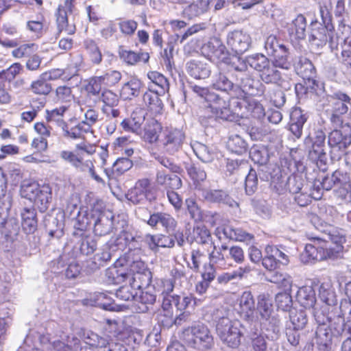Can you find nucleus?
I'll list each match as a JSON object with an SVG mask.
<instances>
[{"label":"nucleus","mask_w":351,"mask_h":351,"mask_svg":"<svg viewBox=\"0 0 351 351\" xmlns=\"http://www.w3.org/2000/svg\"><path fill=\"white\" fill-rule=\"evenodd\" d=\"M265 115L263 106L254 99H250L247 109L245 113L242 112V117L251 116L255 119H261Z\"/></svg>","instance_id":"obj_57"},{"label":"nucleus","mask_w":351,"mask_h":351,"mask_svg":"<svg viewBox=\"0 0 351 351\" xmlns=\"http://www.w3.org/2000/svg\"><path fill=\"white\" fill-rule=\"evenodd\" d=\"M56 96L58 102L62 103L68 107L74 99L71 88L66 86H58L56 90Z\"/></svg>","instance_id":"obj_59"},{"label":"nucleus","mask_w":351,"mask_h":351,"mask_svg":"<svg viewBox=\"0 0 351 351\" xmlns=\"http://www.w3.org/2000/svg\"><path fill=\"white\" fill-rule=\"evenodd\" d=\"M38 49V46L34 43H27L20 45L12 51V55L16 58L29 57Z\"/></svg>","instance_id":"obj_61"},{"label":"nucleus","mask_w":351,"mask_h":351,"mask_svg":"<svg viewBox=\"0 0 351 351\" xmlns=\"http://www.w3.org/2000/svg\"><path fill=\"white\" fill-rule=\"evenodd\" d=\"M40 187L36 182L25 180L21 184L20 193L23 197L33 201Z\"/></svg>","instance_id":"obj_53"},{"label":"nucleus","mask_w":351,"mask_h":351,"mask_svg":"<svg viewBox=\"0 0 351 351\" xmlns=\"http://www.w3.org/2000/svg\"><path fill=\"white\" fill-rule=\"evenodd\" d=\"M142 291L138 297L139 302L144 305L141 308V312L145 313L148 311L147 305H153L156 300V287L151 286L149 287L141 289Z\"/></svg>","instance_id":"obj_49"},{"label":"nucleus","mask_w":351,"mask_h":351,"mask_svg":"<svg viewBox=\"0 0 351 351\" xmlns=\"http://www.w3.org/2000/svg\"><path fill=\"white\" fill-rule=\"evenodd\" d=\"M257 308L263 324H268L270 330L278 333L280 330V319L274 311L271 300L264 294L260 295L258 298Z\"/></svg>","instance_id":"obj_11"},{"label":"nucleus","mask_w":351,"mask_h":351,"mask_svg":"<svg viewBox=\"0 0 351 351\" xmlns=\"http://www.w3.org/2000/svg\"><path fill=\"white\" fill-rule=\"evenodd\" d=\"M147 76L152 84L160 88V93H164L169 88L168 80L163 75L156 71H152L148 73Z\"/></svg>","instance_id":"obj_62"},{"label":"nucleus","mask_w":351,"mask_h":351,"mask_svg":"<svg viewBox=\"0 0 351 351\" xmlns=\"http://www.w3.org/2000/svg\"><path fill=\"white\" fill-rule=\"evenodd\" d=\"M191 242L195 241L200 245L211 244L212 237L210 230L204 226H197L193 228Z\"/></svg>","instance_id":"obj_46"},{"label":"nucleus","mask_w":351,"mask_h":351,"mask_svg":"<svg viewBox=\"0 0 351 351\" xmlns=\"http://www.w3.org/2000/svg\"><path fill=\"white\" fill-rule=\"evenodd\" d=\"M12 206V196L7 192V181L3 173H0V227H3L8 217Z\"/></svg>","instance_id":"obj_21"},{"label":"nucleus","mask_w":351,"mask_h":351,"mask_svg":"<svg viewBox=\"0 0 351 351\" xmlns=\"http://www.w3.org/2000/svg\"><path fill=\"white\" fill-rule=\"evenodd\" d=\"M211 86L215 90L227 93L230 96L235 97L241 96L243 94L237 84L233 83L225 73L219 71L213 75Z\"/></svg>","instance_id":"obj_17"},{"label":"nucleus","mask_w":351,"mask_h":351,"mask_svg":"<svg viewBox=\"0 0 351 351\" xmlns=\"http://www.w3.org/2000/svg\"><path fill=\"white\" fill-rule=\"evenodd\" d=\"M239 88L242 91L241 96L238 98L245 97L247 94L252 96H261L265 93V86L260 80L252 77L250 73L240 79Z\"/></svg>","instance_id":"obj_20"},{"label":"nucleus","mask_w":351,"mask_h":351,"mask_svg":"<svg viewBox=\"0 0 351 351\" xmlns=\"http://www.w3.org/2000/svg\"><path fill=\"white\" fill-rule=\"evenodd\" d=\"M308 158L315 162L319 168L325 167L327 163L326 154L324 151V145L317 144H308Z\"/></svg>","instance_id":"obj_36"},{"label":"nucleus","mask_w":351,"mask_h":351,"mask_svg":"<svg viewBox=\"0 0 351 351\" xmlns=\"http://www.w3.org/2000/svg\"><path fill=\"white\" fill-rule=\"evenodd\" d=\"M195 156L204 163H211L217 158L218 154L206 145L195 141L191 145Z\"/></svg>","instance_id":"obj_31"},{"label":"nucleus","mask_w":351,"mask_h":351,"mask_svg":"<svg viewBox=\"0 0 351 351\" xmlns=\"http://www.w3.org/2000/svg\"><path fill=\"white\" fill-rule=\"evenodd\" d=\"M330 241L319 237L313 238V243L306 245L304 252L300 254V261L304 264L321 261L327 258H335L343 250L341 238L335 240L331 236Z\"/></svg>","instance_id":"obj_3"},{"label":"nucleus","mask_w":351,"mask_h":351,"mask_svg":"<svg viewBox=\"0 0 351 351\" xmlns=\"http://www.w3.org/2000/svg\"><path fill=\"white\" fill-rule=\"evenodd\" d=\"M156 291L162 296V308L167 317H173V308L182 311L194 306L195 299L191 295L181 297L178 295H171L174 289V282L171 279H158L156 282Z\"/></svg>","instance_id":"obj_4"},{"label":"nucleus","mask_w":351,"mask_h":351,"mask_svg":"<svg viewBox=\"0 0 351 351\" xmlns=\"http://www.w3.org/2000/svg\"><path fill=\"white\" fill-rule=\"evenodd\" d=\"M142 219L147 221V224L152 227L161 225L168 231L174 230L177 224L176 221L171 215L162 212L154 213L149 215L148 219L145 218Z\"/></svg>","instance_id":"obj_25"},{"label":"nucleus","mask_w":351,"mask_h":351,"mask_svg":"<svg viewBox=\"0 0 351 351\" xmlns=\"http://www.w3.org/2000/svg\"><path fill=\"white\" fill-rule=\"evenodd\" d=\"M126 198L134 204H145L156 199V189L152 186L147 178L140 179L136 182L126 194Z\"/></svg>","instance_id":"obj_10"},{"label":"nucleus","mask_w":351,"mask_h":351,"mask_svg":"<svg viewBox=\"0 0 351 351\" xmlns=\"http://www.w3.org/2000/svg\"><path fill=\"white\" fill-rule=\"evenodd\" d=\"M191 88L197 96L208 103V107L211 108L216 117L223 120L231 121L233 118L232 112L228 108L230 102L233 106L234 112L242 117V112L245 113L250 101V99H246V97L238 98L232 96H230L231 99L228 100L208 88L196 84L192 85Z\"/></svg>","instance_id":"obj_1"},{"label":"nucleus","mask_w":351,"mask_h":351,"mask_svg":"<svg viewBox=\"0 0 351 351\" xmlns=\"http://www.w3.org/2000/svg\"><path fill=\"white\" fill-rule=\"evenodd\" d=\"M330 306L317 303L313 307V314L318 325H326L329 322V309Z\"/></svg>","instance_id":"obj_52"},{"label":"nucleus","mask_w":351,"mask_h":351,"mask_svg":"<svg viewBox=\"0 0 351 351\" xmlns=\"http://www.w3.org/2000/svg\"><path fill=\"white\" fill-rule=\"evenodd\" d=\"M348 177L346 173L341 171L337 170L334 171L330 176H325L322 181L320 182L323 189L329 191L333 186H342L347 184Z\"/></svg>","instance_id":"obj_35"},{"label":"nucleus","mask_w":351,"mask_h":351,"mask_svg":"<svg viewBox=\"0 0 351 351\" xmlns=\"http://www.w3.org/2000/svg\"><path fill=\"white\" fill-rule=\"evenodd\" d=\"M34 198L35 205L41 213L45 212L51 200V189L49 185H43Z\"/></svg>","instance_id":"obj_38"},{"label":"nucleus","mask_w":351,"mask_h":351,"mask_svg":"<svg viewBox=\"0 0 351 351\" xmlns=\"http://www.w3.org/2000/svg\"><path fill=\"white\" fill-rule=\"evenodd\" d=\"M136 295V290L130 284L121 287L115 293L116 297L122 301L132 300Z\"/></svg>","instance_id":"obj_64"},{"label":"nucleus","mask_w":351,"mask_h":351,"mask_svg":"<svg viewBox=\"0 0 351 351\" xmlns=\"http://www.w3.org/2000/svg\"><path fill=\"white\" fill-rule=\"evenodd\" d=\"M350 324H346L345 319L339 316L331 324V330L334 336L350 337L351 336V321Z\"/></svg>","instance_id":"obj_47"},{"label":"nucleus","mask_w":351,"mask_h":351,"mask_svg":"<svg viewBox=\"0 0 351 351\" xmlns=\"http://www.w3.org/2000/svg\"><path fill=\"white\" fill-rule=\"evenodd\" d=\"M145 112L142 108L135 109L131 116L120 123V127L125 132L142 135V125L145 121Z\"/></svg>","instance_id":"obj_18"},{"label":"nucleus","mask_w":351,"mask_h":351,"mask_svg":"<svg viewBox=\"0 0 351 351\" xmlns=\"http://www.w3.org/2000/svg\"><path fill=\"white\" fill-rule=\"evenodd\" d=\"M317 344L319 351H329L331 348L333 333L326 325H319L315 331Z\"/></svg>","instance_id":"obj_32"},{"label":"nucleus","mask_w":351,"mask_h":351,"mask_svg":"<svg viewBox=\"0 0 351 351\" xmlns=\"http://www.w3.org/2000/svg\"><path fill=\"white\" fill-rule=\"evenodd\" d=\"M300 176H291L286 180H282L279 183L276 182L275 180L272 181V185L276 191L280 194L283 193L286 189L293 194H296L302 191L304 183Z\"/></svg>","instance_id":"obj_23"},{"label":"nucleus","mask_w":351,"mask_h":351,"mask_svg":"<svg viewBox=\"0 0 351 351\" xmlns=\"http://www.w3.org/2000/svg\"><path fill=\"white\" fill-rule=\"evenodd\" d=\"M213 319L216 322V331L220 339L230 348L238 347L242 335L241 323L237 320H230L223 308L213 311Z\"/></svg>","instance_id":"obj_5"},{"label":"nucleus","mask_w":351,"mask_h":351,"mask_svg":"<svg viewBox=\"0 0 351 351\" xmlns=\"http://www.w3.org/2000/svg\"><path fill=\"white\" fill-rule=\"evenodd\" d=\"M106 276L112 278L115 283L128 281L136 290H141L151 287L150 283L152 279L150 271L131 276L126 275V272L123 269H118L116 267L108 269L106 271Z\"/></svg>","instance_id":"obj_9"},{"label":"nucleus","mask_w":351,"mask_h":351,"mask_svg":"<svg viewBox=\"0 0 351 351\" xmlns=\"http://www.w3.org/2000/svg\"><path fill=\"white\" fill-rule=\"evenodd\" d=\"M250 156L254 163L263 166L269 160V154L267 150L263 147L255 146L251 148Z\"/></svg>","instance_id":"obj_55"},{"label":"nucleus","mask_w":351,"mask_h":351,"mask_svg":"<svg viewBox=\"0 0 351 351\" xmlns=\"http://www.w3.org/2000/svg\"><path fill=\"white\" fill-rule=\"evenodd\" d=\"M188 73L196 79H205L211 73V63L205 58L191 60L186 63Z\"/></svg>","instance_id":"obj_22"},{"label":"nucleus","mask_w":351,"mask_h":351,"mask_svg":"<svg viewBox=\"0 0 351 351\" xmlns=\"http://www.w3.org/2000/svg\"><path fill=\"white\" fill-rule=\"evenodd\" d=\"M182 338L189 346L197 350H207L213 344V337L210 330L203 324L184 328Z\"/></svg>","instance_id":"obj_6"},{"label":"nucleus","mask_w":351,"mask_h":351,"mask_svg":"<svg viewBox=\"0 0 351 351\" xmlns=\"http://www.w3.org/2000/svg\"><path fill=\"white\" fill-rule=\"evenodd\" d=\"M22 227L27 234L34 232L37 229L36 214L34 208H25L21 213Z\"/></svg>","instance_id":"obj_41"},{"label":"nucleus","mask_w":351,"mask_h":351,"mask_svg":"<svg viewBox=\"0 0 351 351\" xmlns=\"http://www.w3.org/2000/svg\"><path fill=\"white\" fill-rule=\"evenodd\" d=\"M278 66L271 62L265 69L260 74L259 77L262 82L265 84H274L282 86L284 80L281 72L277 69Z\"/></svg>","instance_id":"obj_33"},{"label":"nucleus","mask_w":351,"mask_h":351,"mask_svg":"<svg viewBox=\"0 0 351 351\" xmlns=\"http://www.w3.org/2000/svg\"><path fill=\"white\" fill-rule=\"evenodd\" d=\"M68 110V106L62 105L51 110L46 111V119L50 124L49 128L56 125L62 131V136L66 138L74 140L76 134L74 132V126H71L63 120V116Z\"/></svg>","instance_id":"obj_13"},{"label":"nucleus","mask_w":351,"mask_h":351,"mask_svg":"<svg viewBox=\"0 0 351 351\" xmlns=\"http://www.w3.org/2000/svg\"><path fill=\"white\" fill-rule=\"evenodd\" d=\"M73 8L71 0H65L64 5L58 8L56 19L58 34L64 33L72 35L75 34L76 27L74 23Z\"/></svg>","instance_id":"obj_12"},{"label":"nucleus","mask_w":351,"mask_h":351,"mask_svg":"<svg viewBox=\"0 0 351 351\" xmlns=\"http://www.w3.org/2000/svg\"><path fill=\"white\" fill-rule=\"evenodd\" d=\"M226 43L232 51L241 56L250 48L252 39L246 32L236 29L228 33Z\"/></svg>","instance_id":"obj_15"},{"label":"nucleus","mask_w":351,"mask_h":351,"mask_svg":"<svg viewBox=\"0 0 351 351\" xmlns=\"http://www.w3.org/2000/svg\"><path fill=\"white\" fill-rule=\"evenodd\" d=\"M255 302L250 291H245L239 299V313L245 319L250 318L254 314Z\"/></svg>","instance_id":"obj_34"},{"label":"nucleus","mask_w":351,"mask_h":351,"mask_svg":"<svg viewBox=\"0 0 351 351\" xmlns=\"http://www.w3.org/2000/svg\"><path fill=\"white\" fill-rule=\"evenodd\" d=\"M227 147L230 152L241 155L247 151L248 145L241 136L234 134L228 138Z\"/></svg>","instance_id":"obj_45"},{"label":"nucleus","mask_w":351,"mask_h":351,"mask_svg":"<svg viewBox=\"0 0 351 351\" xmlns=\"http://www.w3.org/2000/svg\"><path fill=\"white\" fill-rule=\"evenodd\" d=\"M184 138V134L180 130H166L161 139L164 152L171 155L175 154L181 149Z\"/></svg>","instance_id":"obj_16"},{"label":"nucleus","mask_w":351,"mask_h":351,"mask_svg":"<svg viewBox=\"0 0 351 351\" xmlns=\"http://www.w3.org/2000/svg\"><path fill=\"white\" fill-rule=\"evenodd\" d=\"M297 300L306 308H311L317 304L315 292L311 287L300 288L297 293Z\"/></svg>","instance_id":"obj_40"},{"label":"nucleus","mask_w":351,"mask_h":351,"mask_svg":"<svg viewBox=\"0 0 351 351\" xmlns=\"http://www.w3.org/2000/svg\"><path fill=\"white\" fill-rule=\"evenodd\" d=\"M230 68L234 71L232 76L234 77L237 81H239L246 75L249 74V64L246 61V57L241 58L240 56L237 58V61H232L230 62Z\"/></svg>","instance_id":"obj_51"},{"label":"nucleus","mask_w":351,"mask_h":351,"mask_svg":"<svg viewBox=\"0 0 351 351\" xmlns=\"http://www.w3.org/2000/svg\"><path fill=\"white\" fill-rule=\"evenodd\" d=\"M332 98L335 100L332 104V111L339 114H346L351 106V98L347 94L338 91L334 93Z\"/></svg>","instance_id":"obj_39"},{"label":"nucleus","mask_w":351,"mask_h":351,"mask_svg":"<svg viewBox=\"0 0 351 351\" xmlns=\"http://www.w3.org/2000/svg\"><path fill=\"white\" fill-rule=\"evenodd\" d=\"M276 303L278 308L281 309L283 311H290L293 301L291 295L287 291L278 293L276 295Z\"/></svg>","instance_id":"obj_63"},{"label":"nucleus","mask_w":351,"mask_h":351,"mask_svg":"<svg viewBox=\"0 0 351 351\" xmlns=\"http://www.w3.org/2000/svg\"><path fill=\"white\" fill-rule=\"evenodd\" d=\"M258 178L261 180H267L269 174L263 173V169H258L257 171L251 168L245 177V189L248 195H253L258 189Z\"/></svg>","instance_id":"obj_28"},{"label":"nucleus","mask_w":351,"mask_h":351,"mask_svg":"<svg viewBox=\"0 0 351 351\" xmlns=\"http://www.w3.org/2000/svg\"><path fill=\"white\" fill-rule=\"evenodd\" d=\"M141 87V82L137 78H132L123 84L121 90V95L125 99H131L139 95Z\"/></svg>","instance_id":"obj_42"},{"label":"nucleus","mask_w":351,"mask_h":351,"mask_svg":"<svg viewBox=\"0 0 351 351\" xmlns=\"http://www.w3.org/2000/svg\"><path fill=\"white\" fill-rule=\"evenodd\" d=\"M265 49L271 57V61L278 68L289 70L292 66L289 49L282 43L276 36H269L265 42Z\"/></svg>","instance_id":"obj_7"},{"label":"nucleus","mask_w":351,"mask_h":351,"mask_svg":"<svg viewBox=\"0 0 351 351\" xmlns=\"http://www.w3.org/2000/svg\"><path fill=\"white\" fill-rule=\"evenodd\" d=\"M290 320L293 326V328L296 330H302L307 324L308 318L305 311L303 310H291L290 311Z\"/></svg>","instance_id":"obj_54"},{"label":"nucleus","mask_w":351,"mask_h":351,"mask_svg":"<svg viewBox=\"0 0 351 351\" xmlns=\"http://www.w3.org/2000/svg\"><path fill=\"white\" fill-rule=\"evenodd\" d=\"M161 93L158 89L154 90L153 86L149 85V90L143 95V101L149 110L154 114H160L163 109V104L159 97Z\"/></svg>","instance_id":"obj_27"},{"label":"nucleus","mask_w":351,"mask_h":351,"mask_svg":"<svg viewBox=\"0 0 351 351\" xmlns=\"http://www.w3.org/2000/svg\"><path fill=\"white\" fill-rule=\"evenodd\" d=\"M295 73L303 80L316 77V69L312 62L304 56H299L293 64Z\"/></svg>","instance_id":"obj_26"},{"label":"nucleus","mask_w":351,"mask_h":351,"mask_svg":"<svg viewBox=\"0 0 351 351\" xmlns=\"http://www.w3.org/2000/svg\"><path fill=\"white\" fill-rule=\"evenodd\" d=\"M319 297L323 304L334 306L337 302L335 292L327 288L324 284L321 285L319 287Z\"/></svg>","instance_id":"obj_60"},{"label":"nucleus","mask_w":351,"mask_h":351,"mask_svg":"<svg viewBox=\"0 0 351 351\" xmlns=\"http://www.w3.org/2000/svg\"><path fill=\"white\" fill-rule=\"evenodd\" d=\"M222 232L226 239L234 241L250 243L254 240L253 234L244 231L241 228H234L232 226H224Z\"/></svg>","instance_id":"obj_30"},{"label":"nucleus","mask_w":351,"mask_h":351,"mask_svg":"<svg viewBox=\"0 0 351 351\" xmlns=\"http://www.w3.org/2000/svg\"><path fill=\"white\" fill-rule=\"evenodd\" d=\"M328 144L330 147L331 158L338 160L351 144V125L345 123L342 129H335L328 136Z\"/></svg>","instance_id":"obj_8"},{"label":"nucleus","mask_w":351,"mask_h":351,"mask_svg":"<svg viewBox=\"0 0 351 351\" xmlns=\"http://www.w3.org/2000/svg\"><path fill=\"white\" fill-rule=\"evenodd\" d=\"M199 192L201 197L208 202L223 204L232 208L239 206V204L223 190L199 189Z\"/></svg>","instance_id":"obj_19"},{"label":"nucleus","mask_w":351,"mask_h":351,"mask_svg":"<svg viewBox=\"0 0 351 351\" xmlns=\"http://www.w3.org/2000/svg\"><path fill=\"white\" fill-rule=\"evenodd\" d=\"M45 227L51 237L60 238L63 234L64 224L57 218L53 217L47 219L45 222Z\"/></svg>","instance_id":"obj_56"},{"label":"nucleus","mask_w":351,"mask_h":351,"mask_svg":"<svg viewBox=\"0 0 351 351\" xmlns=\"http://www.w3.org/2000/svg\"><path fill=\"white\" fill-rule=\"evenodd\" d=\"M98 117L99 113L96 110L93 108L87 110L84 114L85 119L74 125V132L77 135L74 136V140L81 138L84 134L89 132L91 127L97 122Z\"/></svg>","instance_id":"obj_24"},{"label":"nucleus","mask_w":351,"mask_h":351,"mask_svg":"<svg viewBox=\"0 0 351 351\" xmlns=\"http://www.w3.org/2000/svg\"><path fill=\"white\" fill-rule=\"evenodd\" d=\"M246 61L251 68L259 73V75L271 62L270 59L262 53L246 56Z\"/></svg>","instance_id":"obj_44"},{"label":"nucleus","mask_w":351,"mask_h":351,"mask_svg":"<svg viewBox=\"0 0 351 351\" xmlns=\"http://www.w3.org/2000/svg\"><path fill=\"white\" fill-rule=\"evenodd\" d=\"M84 47L89 55L91 62L99 64L102 61V54L95 40L87 38L84 41Z\"/></svg>","instance_id":"obj_50"},{"label":"nucleus","mask_w":351,"mask_h":351,"mask_svg":"<svg viewBox=\"0 0 351 351\" xmlns=\"http://www.w3.org/2000/svg\"><path fill=\"white\" fill-rule=\"evenodd\" d=\"M46 76H40V78L32 82L31 84V90L33 93L38 95H48L51 91V85L45 81Z\"/></svg>","instance_id":"obj_58"},{"label":"nucleus","mask_w":351,"mask_h":351,"mask_svg":"<svg viewBox=\"0 0 351 351\" xmlns=\"http://www.w3.org/2000/svg\"><path fill=\"white\" fill-rule=\"evenodd\" d=\"M162 130L160 123L154 119L147 121L144 126L143 138L149 143H156L158 140Z\"/></svg>","instance_id":"obj_37"},{"label":"nucleus","mask_w":351,"mask_h":351,"mask_svg":"<svg viewBox=\"0 0 351 351\" xmlns=\"http://www.w3.org/2000/svg\"><path fill=\"white\" fill-rule=\"evenodd\" d=\"M228 246L227 245H221L220 247H217L213 246V250L208 255L209 265H218L223 266L227 262L226 254L224 252L227 251Z\"/></svg>","instance_id":"obj_48"},{"label":"nucleus","mask_w":351,"mask_h":351,"mask_svg":"<svg viewBox=\"0 0 351 351\" xmlns=\"http://www.w3.org/2000/svg\"><path fill=\"white\" fill-rule=\"evenodd\" d=\"M88 223L93 225V232L99 237L106 236L111 232L119 233L126 241L133 239L125 230L127 223L125 220L115 218L113 214L105 210L101 201H97L87 213Z\"/></svg>","instance_id":"obj_2"},{"label":"nucleus","mask_w":351,"mask_h":351,"mask_svg":"<svg viewBox=\"0 0 351 351\" xmlns=\"http://www.w3.org/2000/svg\"><path fill=\"white\" fill-rule=\"evenodd\" d=\"M88 300L92 306H99L108 311L115 310L114 304L111 302V298L105 293H95L90 295Z\"/></svg>","instance_id":"obj_43"},{"label":"nucleus","mask_w":351,"mask_h":351,"mask_svg":"<svg viewBox=\"0 0 351 351\" xmlns=\"http://www.w3.org/2000/svg\"><path fill=\"white\" fill-rule=\"evenodd\" d=\"M306 21L302 14H298L296 18L289 23L287 31L291 38L303 40L306 37Z\"/></svg>","instance_id":"obj_29"},{"label":"nucleus","mask_w":351,"mask_h":351,"mask_svg":"<svg viewBox=\"0 0 351 351\" xmlns=\"http://www.w3.org/2000/svg\"><path fill=\"white\" fill-rule=\"evenodd\" d=\"M308 40L311 45L317 48L323 47L327 42L332 39L333 25L329 20H324V25L318 23H313Z\"/></svg>","instance_id":"obj_14"}]
</instances>
